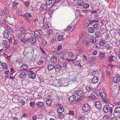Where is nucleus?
Returning <instances> with one entry per match:
<instances>
[{
    "label": "nucleus",
    "instance_id": "f704fd0d",
    "mask_svg": "<svg viewBox=\"0 0 120 120\" xmlns=\"http://www.w3.org/2000/svg\"><path fill=\"white\" fill-rule=\"evenodd\" d=\"M77 3L79 5L82 6L84 2L82 0H78L77 1Z\"/></svg>",
    "mask_w": 120,
    "mask_h": 120
},
{
    "label": "nucleus",
    "instance_id": "f3484780",
    "mask_svg": "<svg viewBox=\"0 0 120 120\" xmlns=\"http://www.w3.org/2000/svg\"><path fill=\"white\" fill-rule=\"evenodd\" d=\"M90 41L91 43L94 44L96 42L97 39L95 37H91Z\"/></svg>",
    "mask_w": 120,
    "mask_h": 120
},
{
    "label": "nucleus",
    "instance_id": "6ab92c4d",
    "mask_svg": "<svg viewBox=\"0 0 120 120\" xmlns=\"http://www.w3.org/2000/svg\"><path fill=\"white\" fill-rule=\"evenodd\" d=\"M76 99V97L74 95L70 96L69 98L68 99L70 101L72 102L75 101Z\"/></svg>",
    "mask_w": 120,
    "mask_h": 120
},
{
    "label": "nucleus",
    "instance_id": "412c9836",
    "mask_svg": "<svg viewBox=\"0 0 120 120\" xmlns=\"http://www.w3.org/2000/svg\"><path fill=\"white\" fill-rule=\"evenodd\" d=\"M18 6V4L12 2V8L13 9H16Z\"/></svg>",
    "mask_w": 120,
    "mask_h": 120
},
{
    "label": "nucleus",
    "instance_id": "6e6d98bb",
    "mask_svg": "<svg viewBox=\"0 0 120 120\" xmlns=\"http://www.w3.org/2000/svg\"><path fill=\"white\" fill-rule=\"evenodd\" d=\"M44 63L43 61L41 60H39L38 62V64L39 65L42 64Z\"/></svg>",
    "mask_w": 120,
    "mask_h": 120
},
{
    "label": "nucleus",
    "instance_id": "69168bd1",
    "mask_svg": "<svg viewBox=\"0 0 120 120\" xmlns=\"http://www.w3.org/2000/svg\"><path fill=\"white\" fill-rule=\"evenodd\" d=\"M95 17L96 19H98L99 18V15L98 14H97L96 15H95Z\"/></svg>",
    "mask_w": 120,
    "mask_h": 120
},
{
    "label": "nucleus",
    "instance_id": "a19ab883",
    "mask_svg": "<svg viewBox=\"0 0 120 120\" xmlns=\"http://www.w3.org/2000/svg\"><path fill=\"white\" fill-rule=\"evenodd\" d=\"M77 50L80 52V53H82L83 52V50L82 49V47L81 46L78 47L76 48Z\"/></svg>",
    "mask_w": 120,
    "mask_h": 120
},
{
    "label": "nucleus",
    "instance_id": "f03ea898",
    "mask_svg": "<svg viewBox=\"0 0 120 120\" xmlns=\"http://www.w3.org/2000/svg\"><path fill=\"white\" fill-rule=\"evenodd\" d=\"M112 107H109L108 105H106L103 107V110L105 113L110 112V114H112Z\"/></svg>",
    "mask_w": 120,
    "mask_h": 120
},
{
    "label": "nucleus",
    "instance_id": "dca6fc26",
    "mask_svg": "<svg viewBox=\"0 0 120 120\" xmlns=\"http://www.w3.org/2000/svg\"><path fill=\"white\" fill-rule=\"evenodd\" d=\"M98 78L97 77H94L92 80V82L93 83L95 84L98 82Z\"/></svg>",
    "mask_w": 120,
    "mask_h": 120
},
{
    "label": "nucleus",
    "instance_id": "423d86ee",
    "mask_svg": "<svg viewBox=\"0 0 120 120\" xmlns=\"http://www.w3.org/2000/svg\"><path fill=\"white\" fill-rule=\"evenodd\" d=\"M120 81V76L119 75H117L115 76L113 79V82L116 83H118Z\"/></svg>",
    "mask_w": 120,
    "mask_h": 120
},
{
    "label": "nucleus",
    "instance_id": "4c0bfd02",
    "mask_svg": "<svg viewBox=\"0 0 120 120\" xmlns=\"http://www.w3.org/2000/svg\"><path fill=\"white\" fill-rule=\"evenodd\" d=\"M36 77V75L34 73H31L29 75V77L30 78L32 79H34Z\"/></svg>",
    "mask_w": 120,
    "mask_h": 120
},
{
    "label": "nucleus",
    "instance_id": "a878e982",
    "mask_svg": "<svg viewBox=\"0 0 120 120\" xmlns=\"http://www.w3.org/2000/svg\"><path fill=\"white\" fill-rule=\"evenodd\" d=\"M52 100L50 99H48L46 101V103L47 105L48 106L52 104Z\"/></svg>",
    "mask_w": 120,
    "mask_h": 120
},
{
    "label": "nucleus",
    "instance_id": "680f3d73",
    "mask_svg": "<svg viewBox=\"0 0 120 120\" xmlns=\"http://www.w3.org/2000/svg\"><path fill=\"white\" fill-rule=\"evenodd\" d=\"M104 101H105V102H106L108 103H109L110 102V100L109 99H106V98L104 99Z\"/></svg>",
    "mask_w": 120,
    "mask_h": 120
},
{
    "label": "nucleus",
    "instance_id": "aec40b11",
    "mask_svg": "<svg viewBox=\"0 0 120 120\" xmlns=\"http://www.w3.org/2000/svg\"><path fill=\"white\" fill-rule=\"evenodd\" d=\"M55 69H57L58 70H62L63 69V67L60 65L56 64L54 66Z\"/></svg>",
    "mask_w": 120,
    "mask_h": 120
},
{
    "label": "nucleus",
    "instance_id": "338daca9",
    "mask_svg": "<svg viewBox=\"0 0 120 120\" xmlns=\"http://www.w3.org/2000/svg\"><path fill=\"white\" fill-rule=\"evenodd\" d=\"M98 52L97 51H94L92 52V54L93 55H96L97 54Z\"/></svg>",
    "mask_w": 120,
    "mask_h": 120
},
{
    "label": "nucleus",
    "instance_id": "2f4dec72",
    "mask_svg": "<svg viewBox=\"0 0 120 120\" xmlns=\"http://www.w3.org/2000/svg\"><path fill=\"white\" fill-rule=\"evenodd\" d=\"M31 15L29 13H25L24 14L23 16H24L25 17H27L29 18L31 17Z\"/></svg>",
    "mask_w": 120,
    "mask_h": 120
},
{
    "label": "nucleus",
    "instance_id": "2eb2a0df",
    "mask_svg": "<svg viewBox=\"0 0 120 120\" xmlns=\"http://www.w3.org/2000/svg\"><path fill=\"white\" fill-rule=\"evenodd\" d=\"M12 40L13 41V46H16L18 44V41L16 38L14 37L13 36Z\"/></svg>",
    "mask_w": 120,
    "mask_h": 120
},
{
    "label": "nucleus",
    "instance_id": "20e7f679",
    "mask_svg": "<svg viewBox=\"0 0 120 120\" xmlns=\"http://www.w3.org/2000/svg\"><path fill=\"white\" fill-rule=\"evenodd\" d=\"M3 34L4 38H5L7 39L9 37V32L7 30H4Z\"/></svg>",
    "mask_w": 120,
    "mask_h": 120
},
{
    "label": "nucleus",
    "instance_id": "4468645a",
    "mask_svg": "<svg viewBox=\"0 0 120 120\" xmlns=\"http://www.w3.org/2000/svg\"><path fill=\"white\" fill-rule=\"evenodd\" d=\"M93 89L94 88L91 86H87L86 87V90L87 91L86 93L88 94L89 92L92 91Z\"/></svg>",
    "mask_w": 120,
    "mask_h": 120
},
{
    "label": "nucleus",
    "instance_id": "e2e57ef3",
    "mask_svg": "<svg viewBox=\"0 0 120 120\" xmlns=\"http://www.w3.org/2000/svg\"><path fill=\"white\" fill-rule=\"evenodd\" d=\"M20 103L22 105H24L25 102L23 100H21L20 101Z\"/></svg>",
    "mask_w": 120,
    "mask_h": 120
},
{
    "label": "nucleus",
    "instance_id": "72a5a7b5",
    "mask_svg": "<svg viewBox=\"0 0 120 120\" xmlns=\"http://www.w3.org/2000/svg\"><path fill=\"white\" fill-rule=\"evenodd\" d=\"M49 27V26L47 22L45 23L42 26V27L44 29L48 28Z\"/></svg>",
    "mask_w": 120,
    "mask_h": 120
},
{
    "label": "nucleus",
    "instance_id": "9d476101",
    "mask_svg": "<svg viewBox=\"0 0 120 120\" xmlns=\"http://www.w3.org/2000/svg\"><path fill=\"white\" fill-rule=\"evenodd\" d=\"M95 106L97 109H100L102 107V105L101 103L99 101H97L95 103Z\"/></svg>",
    "mask_w": 120,
    "mask_h": 120
},
{
    "label": "nucleus",
    "instance_id": "39448f33",
    "mask_svg": "<svg viewBox=\"0 0 120 120\" xmlns=\"http://www.w3.org/2000/svg\"><path fill=\"white\" fill-rule=\"evenodd\" d=\"M82 42L83 44L86 45V47H88L90 45V43L88 41V38L87 37L83 39Z\"/></svg>",
    "mask_w": 120,
    "mask_h": 120
},
{
    "label": "nucleus",
    "instance_id": "c85d7f7f",
    "mask_svg": "<svg viewBox=\"0 0 120 120\" xmlns=\"http://www.w3.org/2000/svg\"><path fill=\"white\" fill-rule=\"evenodd\" d=\"M51 60L52 63H56L57 62V59L55 57L52 56L51 58Z\"/></svg>",
    "mask_w": 120,
    "mask_h": 120
},
{
    "label": "nucleus",
    "instance_id": "cd10ccee",
    "mask_svg": "<svg viewBox=\"0 0 120 120\" xmlns=\"http://www.w3.org/2000/svg\"><path fill=\"white\" fill-rule=\"evenodd\" d=\"M54 68V65L52 64H50L49 65L48 67V69L49 71H51Z\"/></svg>",
    "mask_w": 120,
    "mask_h": 120
},
{
    "label": "nucleus",
    "instance_id": "052dcab7",
    "mask_svg": "<svg viewBox=\"0 0 120 120\" xmlns=\"http://www.w3.org/2000/svg\"><path fill=\"white\" fill-rule=\"evenodd\" d=\"M95 94L99 96V95L101 94V93L100 91H97L96 92Z\"/></svg>",
    "mask_w": 120,
    "mask_h": 120
},
{
    "label": "nucleus",
    "instance_id": "79ce46f5",
    "mask_svg": "<svg viewBox=\"0 0 120 120\" xmlns=\"http://www.w3.org/2000/svg\"><path fill=\"white\" fill-rule=\"evenodd\" d=\"M26 76V74L25 73L23 72H21L20 74V77L21 78H25Z\"/></svg>",
    "mask_w": 120,
    "mask_h": 120
},
{
    "label": "nucleus",
    "instance_id": "e433bc0d",
    "mask_svg": "<svg viewBox=\"0 0 120 120\" xmlns=\"http://www.w3.org/2000/svg\"><path fill=\"white\" fill-rule=\"evenodd\" d=\"M21 67L24 70H25L27 69L28 68V66L27 64H23L21 66Z\"/></svg>",
    "mask_w": 120,
    "mask_h": 120
},
{
    "label": "nucleus",
    "instance_id": "13d9d810",
    "mask_svg": "<svg viewBox=\"0 0 120 120\" xmlns=\"http://www.w3.org/2000/svg\"><path fill=\"white\" fill-rule=\"evenodd\" d=\"M96 58L95 56H93L91 57L90 58V60L91 61L93 62L95 61L96 60Z\"/></svg>",
    "mask_w": 120,
    "mask_h": 120
},
{
    "label": "nucleus",
    "instance_id": "de8ad7c7",
    "mask_svg": "<svg viewBox=\"0 0 120 120\" xmlns=\"http://www.w3.org/2000/svg\"><path fill=\"white\" fill-rule=\"evenodd\" d=\"M101 95L103 99H104L106 98V95L104 92H101Z\"/></svg>",
    "mask_w": 120,
    "mask_h": 120
},
{
    "label": "nucleus",
    "instance_id": "9b49d317",
    "mask_svg": "<svg viewBox=\"0 0 120 120\" xmlns=\"http://www.w3.org/2000/svg\"><path fill=\"white\" fill-rule=\"evenodd\" d=\"M47 6L46 4H41L40 7V9L42 10H45L47 8Z\"/></svg>",
    "mask_w": 120,
    "mask_h": 120
},
{
    "label": "nucleus",
    "instance_id": "37998d69",
    "mask_svg": "<svg viewBox=\"0 0 120 120\" xmlns=\"http://www.w3.org/2000/svg\"><path fill=\"white\" fill-rule=\"evenodd\" d=\"M67 63L66 62H64L62 63V66L63 67V68H66L67 67Z\"/></svg>",
    "mask_w": 120,
    "mask_h": 120
},
{
    "label": "nucleus",
    "instance_id": "c756f323",
    "mask_svg": "<svg viewBox=\"0 0 120 120\" xmlns=\"http://www.w3.org/2000/svg\"><path fill=\"white\" fill-rule=\"evenodd\" d=\"M57 39L59 41H61L63 40L64 38L63 36L59 35L57 37Z\"/></svg>",
    "mask_w": 120,
    "mask_h": 120
},
{
    "label": "nucleus",
    "instance_id": "c03bdc74",
    "mask_svg": "<svg viewBox=\"0 0 120 120\" xmlns=\"http://www.w3.org/2000/svg\"><path fill=\"white\" fill-rule=\"evenodd\" d=\"M18 32L20 34L21 33L23 34H25L26 33V31L24 29H21V30H19Z\"/></svg>",
    "mask_w": 120,
    "mask_h": 120
},
{
    "label": "nucleus",
    "instance_id": "7c9ffc66",
    "mask_svg": "<svg viewBox=\"0 0 120 120\" xmlns=\"http://www.w3.org/2000/svg\"><path fill=\"white\" fill-rule=\"evenodd\" d=\"M5 28L7 29V30L8 31H9L11 33H12L13 32V30L12 28L9 26L8 25Z\"/></svg>",
    "mask_w": 120,
    "mask_h": 120
},
{
    "label": "nucleus",
    "instance_id": "603ef678",
    "mask_svg": "<svg viewBox=\"0 0 120 120\" xmlns=\"http://www.w3.org/2000/svg\"><path fill=\"white\" fill-rule=\"evenodd\" d=\"M46 32L48 34H51L53 32V30L52 29L48 30Z\"/></svg>",
    "mask_w": 120,
    "mask_h": 120
},
{
    "label": "nucleus",
    "instance_id": "ea45409f",
    "mask_svg": "<svg viewBox=\"0 0 120 120\" xmlns=\"http://www.w3.org/2000/svg\"><path fill=\"white\" fill-rule=\"evenodd\" d=\"M105 47L106 49L108 50L111 49L112 48V47L111 46L110 44H106L105 45Z\"/></svg>",
    "mask_w": 120,
    "mask_h": 120
},
{
    "label": "nucleus",
    "instance_id": "4be33fe9",
    "mask_svg": "<svg viewBox=\"0 0 120 120\" xmlns=\"http://www.w3.org/2000/svg\"><path fill=\"white\" fill-rule=\"evenodd\" d=\"M95 34L96 37L97 38H99L101 36V33L99 31H96Z\"/></svg>",
    "mask_w": 120,
    "mask_h": 120
},
{
    "label": "nucleus",
    "instance_id": "6e6552de",
    "mask_svg": "<svg viewBox=\"0 0 120 120\" xmlns=\"http://www.w3.org/2000/svg\"><path fill=\"white\" fill-rule=\"evenodd\" d=\"M34 35L36 38H41V33L38 30H36L34 31Z\"/></svg>",
    "mask_w": 120,
    "mask_h": 120
},
{
    "label": "nucleus",
    "instance_id": "473e14b6",
    "mask_svg": "<svg viewBox=\"0 0 120 120\" xmlns=\"http://www.w3.org/2000/svg\"><path fill=\"white\" fill-rule=\"evenodd\" d=\"M85 118V116L82 115L79 116L78 117V119L79 120H84Z\"/></svg>",
    "mask_w": 120,
    "mask_h": 120
},
{
    "label": "nucleus",
    "instance_id": "ddd939ff",
    "mask_svg": "<svg viewBox=\"0 0 120 120\" xmlns=\"http://www.w3.org/2000/svg\"><path fill=\"white\" fill-rule=\"evenodd\" d=\"M76 94L77 96L80 97L83 96L84 94V93L82 90H79L77 91Z\"/></svg>",
    "mask_w": 120,
    "mask_h": 120
},
{
    "label": "nucleus",
    "instance_id": "0eeeda50",
    "mask_svg": "<svg viewBox=\"0 0 120 120\" xmlns=\"http://www.w3.org/2000/svg\"><path fill=\"white\" fill-rule=\"evenodd\" d=\"M28 40L29 43L31 44L35 43L37 41V40L35 38H33L32 37L30 38H28Z\"/></svg>",
    "mask_w": 120,
    "mask_h": 120
},
{
    "label": "nucleus",
    "instance_id": "c9c22d12",
    "mask_svg": "<svg viewBox=\"0 0 120 120\" xmlns=\"http://www.w3.org/2000/svg\"><path fill=\"white\" fill-rule=\"evenodd\" d=\"M95 29L94 27H90L88 29L89 32L90 33H93Z\"/></svg>",
    "mask_w": 120,
    "mask_h": 120
},
{
    "label": "nucleus",
    "instance_id": "8fccbe9b",
    "mask_svg": "<svg viewBox=\"0 0 120 120\" xmlns=\"http://www.w3.org/2000/svg\"><path fill=\"white\" fill-rule=\"evenodd\" d=\"M105 42L103 40H101L100 41V44L101 46H103L105 44Z\"/></svg>",
    "mask_w": 120,
    "mask_h": 120
},
{
    "label": "nucleus",
    "instance_id": "5701e85b",
    "mask_svg": "<svg viewBox=\"0 0 120 120\" xmlns=\"http://www.w3.org/2000/svg\"><path fill=\"white\" fill-rule=\"evenodd\" d=\"M36 105L38 107H42L44 105V103L42 102L38 101L36 103Z\"/></svg>",
    "mask_w": 120,
    "mask_h": 120
},
{
    "label": "nucleus",
    "instance_id": "58836bf2",
    "mask_svg": "<svg viewBox=\"0 0 120 120\" xmlns=\"http://www.w3.org/2000/svg\"><path fill=\"white\" fill-rule=\"evenodd\" d=\"M114 111L115 113H120V107H117L115 109Z\"/></svg>",
    "mask_w": 120,
    "mask_h": 120
},
{
    "label": "nucleus",
    "instance_id": "a211bd4d",
    "mask_svg": "<svg viewBox=\"0 0 120 120\" xmlns=\"http://www.w3.org/2000/svg\"><path fill=\"white\" fill-rule=\"evenodd\" d=\"M2 14L3 16H4V19L7 18L8 16L9 17V13L8 12H2Z\"/></svg>",
    "mask_w": 120,
    "mask_h": 120
},
{
    "label": "nucleus",
    "instance_id": "7ed1b4c3",
    "mask_svg": "<svg viewBox=\"0 0 120 120\" xmlns=\"http://www.w3.org/2000/svg\"><path fill=\"white\" fill-rule=\"evenodd\" d=\"M90 106L88 104H85L82 105V109L84 112H86L90 110Z\"/></svg>",
    "mask_w": 120,
    "mask_h": 120
},
{
    "label": "nucleus",
    "instance_id": "49530a36",
    "mask_svg": "<svg viewBox=\"0 0 120 120\" xmlns=\"http://www.w3.org/2000/svg\"><path fill=\"white\" fill-rule=\"evenodd\" d=\"M89 26V23L87 22H85L84 23L83 26L84 28H86L88 27Z\"/></svg>",
    "mask_w": 120,
    "mask_h": 120
},
{
    "label": "nucleus",
    "instance_id": "f8f14e48",
    "mask_svg": "<svg viewBox=\"0 0 120 120\" xmlns=\"http://www.w3.org/2000/svg\"><path fill=\"white\" fill-rule=\"evenodd\" d=\"M1 65L3 69H6V70L8 69V65L5 63L4 62L1 63Z\"/></svg>",
    "mask_w": 120,
    "mask_h": 120
},
{
    "label": "nucleus",
    "instance_id": "bb28decb",
    "mask_svg": "<svg viewBox=\"0 0 120 120\" xmlns=\"http://www.w3.org/2000/svg\"><path fill=\"white\" fill-rule=\"evenodd\" d=\"M68 57L69 58H73L74 57V54L72 52H70L68 54Z\"/></svg>",
    "mask_w": 120,
    "mask_h": 120
},
{
    "label": "nucleus",
    "instance_id": "864d4df0",
    "mask_svg": "<svg viewBox=\"0 0 120 120\" xmlns=\"http://www.w3.org/2000/svg\"><path fill=\"white\" fill-rule=\"evenodd\" d=\"M89 5L88 4H85L83 6V7L84 8L87 9L89 7Z\"/></svg>",
    "mask_w": 120,
    "mask_h": 120
},
{
    "label": "nucleus",
    "instance_id": "393cba45",
    "mask_svg": "<svg viewBox=\"0 0 120 120\" xmlns=\"http://www.w3.org/2000/svg\"><path fill=\"white\" fill-rule=\"evenodd\" d=\"M64 111V109L62 107H60L58 108L57 110L58 113L61 114Z\"/></svg>",
    "mask_w": 120,
    "mask_h": 120
},
{
    "label": "nucleus",
    "instance_id": "0e129e2a",
    "mask_svg": "<svg viewBox=\"0 0 120 120\" xmlns=\"http://www.w3.org/2000/svg\"><path fill=\"white\" fill-rule=\"evenodd\" d=\"M65 116V115L62 113L60 114L59 115V117L60 118H62L64 117Z\"/></svg>",
    "mask_w": 120,
    "mask_h": 120
},
{
    "label": "nucleus",
    "instance_id": "09e8293b",
    "mask_svg": "<svg viewBox=\"0 0 120 120\" xmlns=\"http://www.w3.org/2000/svg\"><path fill=\"white\" fill-rule=\"evenodd\" d=\"M7 41L6 40H3L2 42V44L3 46H5L7 45Z\"/></svg>",
    "mask_w": 120,
    "mask_h": 120
},
{
    "label": "nucleus",
    "instance_id": "1a4fd4ad",
    "mask_svg": "<svg viewBox=\"0 0 120 120\" xmlns=\"http://www.w3.org/2000/svg\"><path fill=\"white\" fill-rule=\"evenodd\" d=\"M108 54L107 53L104 54L102 52H101L99 53V57L101 59H103L105 58V56H108Z\"/></svg>",
    "mask_w": 120,
    "mask_h": 120
},
{
    "label": "nucleus",
    "instance_id": "b1692460",
    "mask_svg": "<svg viewBox=\"0 0 120 120\" xmlns=\"http://www.w3.org/2000/svg\"><path fill=\"white\" fill-rule=\"evenodd\" d=\"M115 57L112 56H109L108 57V60L109 62H112L115 61Z\"/></svg>",
    "mask_w": 120,
    "mask_h": 120
},
{
    "label": "nucleus",
    "instance_id": "bf43d9fd",
    "mask_svg": "<svg viewBox=\"0 0 120 120\" xmlns=\"http://www.w3.org/2000/svg\"><path fill=\"white\" fill-rule=\"evenodd\" d=\"M98 26H99V24L98 23H96L94 24L93 26L94 28L95 27V28H96L98 27Z\"/></svg>",
    "mask_w": 120,
    "mask_h": 120
},
{
    "label": "nucleus",
    "instance_id": "3c124183",
    "mask_svg": "<svg viewBox=\"0 0 120 120\" xmlns=\"http://www.w3.org/2000/svg\"><path fill=\"white\" fill-rule=\"evenodd\" d=\"M47 44V41L46 40H43L42 43V45L44 46H45Z\"/></svg>",
    "mask_w": 120,
    "mask_h": 120
},
{
    "label": "nucleus",
    "instance_id": "a18cd8bd",
    "mask_svg": "<svg viewBox=\"0 0 120 120\" xmlns=\"http://www.w3.org/2000/svg\"><path fill=\"white\" fill-rule=\"evenodd\" d=\"M52 0H46V2L47 5H50L52 3Z\"/></svg>",
    "mask_w": 120,
    "mask_h": 120
},
{
    "label": "nucleus",
    "instance_id": "774afa93",
    "mask_svg": "<svg viewBox=\"0 0 120 120\" xmlns=\"http://www.w3.org/2000/svg\"><path fill=\"white\" fill-rule=\"evenodd\" d=\"M62 46L61 45H60L57 47V50L58 51H59L62 49Z\"/></svg>",
    "mask_w": 120,
    "mask_h": 120
},
{
    "label": "nucleus",
    "instance_id": "f257e3e1",
    "mask_svg": "<svg viewBox=\"0 0 120 120\" xmlns=\"http://www.w3.org/2000/svg\"><path fill=\"white\" fill-rule=\"evenodd\" d=\"M30 35L29 34H21L20 39L22 42L25 43L28 41V38Z\"/></svg>",
    "mask_w": 120,
    "mask_h": 120
},
{
    "label": "nucleus",
    "instance_id": "5fc2aeb1",
    "mask_svg": "<svg viewBox=\"0 0 120 120\" xmlns=\"http://www.w3.org/2000/svg\"><path fill=\"white\" fill-rule=\"evenodd\" d=\"M6 23L3 22L1 24V25L5 28L6 27V26L8 25L6 24Z\"/></svg>",
    "mask_w": 120,
    "mask_h": 120
},
{
    "label": "nucleus",
    "instance_id": "4d7b16f0",
    "mask_svg": "<svg viewBox=\"0 0 120 120\" xmlns=\"http://www.w3.org/2000/svg\"><path fill=\"white\" fill-rule=\"evenodd\" d=\"M11 71H10V75H12L13 74V72L14 71V69L12 68H10Z\"/></svg>",
    "mask_w": 120,
    "mask_h": 120
}]
</instances>
